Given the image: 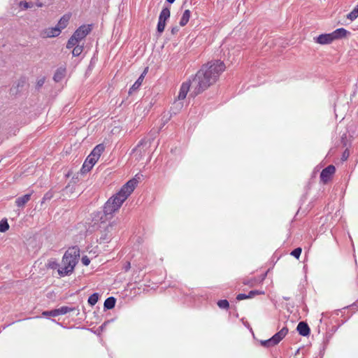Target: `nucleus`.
Wrapping results in <instances>:
<instances>
[{"mask_svg": "<svg viewBox=\"0 0 358 358\" xmlns=\"http://www.w3.org/2000/svg\"><path fill=\"white\" fill-rule=\"evenodd\" d=\"M224 69L225 65L224 62L218 59L210 61L203 65L192 81L189 80L182 84L178 95V99L183 100L185 99L191 85L193 87V90L191 92L192 96H196L202 93L217 81Z\"/></svg>", "mask_w": 358, "mask_h": 358, "instance_id": "1", "label": "nucleus"}, {"mask_svg": "<svg viewBox=\"0 0 358 358\" xmlns=\"http://www.w3.org/2000/svg\"><path fill=\"white\" fill-rule=\"evenodd\" d=\"M259 294H264V292L255 289V290H251L248 293V296H249L250 299L253 298L255 296L259 295Z\"/></svg>", "mask_w": 358, "mask_h": 358, "instance_id": "31", "label": "nucleus"}, {"mask_svg": "<svg viewBox=\"0 0 358 358\" xmlns=\"http://www.w3.org/2000/svg\"><path fill=\"white\" fill-rule=\"evenodd\" d=\"M266 276V273H264V275H262V277H263L262 279H264Z\"/></svg>", "mask_w": 358, "mask_h": 358, "instance_id": "48", "label": "nucleus"}, {"mask_svg": "<svg viewBox=\"0 0 358 358\" xmlns=\"http://www.w3.org/2000/svg\"><path fill=\"white\" fill-rule=\"evenodd\" d=\"M52 196H53V194H52V192H50V191H48V192H46V193L44 194V196H43V199H42V201H41V203H44L45 201H49V200H50V199L52 198Z\"/></svg>", "mask_w": 358, "mask_h": 358, "instance_id": "32", "label": "nucleus"}, {"mask_svg": "<svg viewBox=\"0 0 358 358\" xmlns=\"http://www.w3.org/2000/svg\"><path fill=\"white\" fill-rule=\"evenodd\" d=\"M106 322H105V323H103V324H101V327H103V325H106Z\"/></svg>", "mask_w": 358, "mask_h": 358, "instance_id": "49", "label": "nucleus"}, {"mask_svg": "<svg viewBox=\"0 0 358 358\" xmlns=\"http://www.w3.org/2000/svg\"><path fill=\"white\" fill-rule=\"evenodd\" d=\"M79 41L72 35L67 41L66 48L71 49L78 44Z\"/></svg>", "mask_w": 358, "mask_h": 358, "instance_id": "20", "label": "nucleus"}, {"mask_svg": "<svg viewBox=\"0 0 358 358\" xmlns=\"http://www.w3.org/2000/svg\"><path fill=\"white\" fill-rule=\"evenodd\" d=\"M147 144H148V141L145 139H144V138L141 139L139 141V143H138V145H136V147L134 149V150L138 149L141 146L146 145Z\"/></svg>", "mask_w": 358, "mask_h": 358, "instance_id": "35", "label": "nucleus"}, {"mask_svg": "<svg viewBox=\"0 0 358 358\" xmlns=\"http://www.w3.org/2000/svg\"><path fill=\"white\" fill-rule=\"evenodd\" d=\"M349 157V152L345 150L344 151V152L343 153V155H342V160L343 161H345V160H347V159Z\"/></svg>", "mask_w": 358, "mask_h": 358, "instance_id": "40", "label": "nucleus"}, {"mask_svg": "<svg viewBox=\"0 0 358 358\" xmlns=\"http://www.w3.org/2000/svg\"><path fill=\"white\" fill-rule=\"evenodd\" d=\"M106 322H105V323H103V324H101V327H103V325H106Z\"/></svg>", "mask_w": 358, "mask_h": 358, "instance_id": "50", "label": "nucleus"}, {"mask_svg": "<svg viewBox=\"0 0 358 358\" xmlns=\"http://www.w3.org/2000/svg\"><path fill=\"white\" fill-rule=\"evenodd\" d=\"M314 40L317 43H319L321 45L330 44L331 42L334 41V39H333V37H332L331 33L320 34L317 37L315 38Z\"/></svg>", "mask_w": 358, "mask_h": 358, "instance_id": "9", "label": "nucleus"}, {"mask_svg": "<svg viewBox=\"0 0 358 358\" xmlns=\"http://www.w3.org/2000/svg\"><path fill=\"white\" fill-rule=\"evenodd\" d=\"M20 5H21V6H23V7H24V8H29V7H30L29 3L28 2H27V1H22V2L20 3Z\"/></svg>", "mask_w": 358, "mask_h": 358, "instance_id": "42", "label": "nucleus"}, {"mask_svg": "<svg viewBox=\"0 0 358 358\" xmlns=\"http://www.w3.org/2000/svg\"><path fill=\"white\" fill-rule=\"evenodd\" d=\"M92 31V24L80 26L73 34V36L80 42L85 38Z\"/></svg>", "mask_w": 358, "mask_h": 358, "instance_id": "6", "label": "nucleus"}, {"mask_svg": "<svg viewBox=\"0 0 358 358\" xmlns=\"http://www.w3.org/2000/svg\"><path fill=\"white\" fill-rule=\"evenodd\" d=\"M83 50V45H79L78 44L75 46L72 51V55L73 57L79 56Z\"/></svg>", "mask_w": 358, "mask_h": 358, "instance_id": "29", "label": "nucleus"}, {"mask_svg": "<svg viewBox=\"0 0 358 358\" xmlns=\"http://www.w3.org/2000/svg\"><path fill=\"white\" fill-rule=\"evenodd\" d=\"M178 31H179V28L177 26L173 27L171 29V34H177L178 32Z\"/></svg>", "mask_w": 358, "mask_h": 358, "instance_id": "41", "label": "nucleus"}, {"mask_svg": "<svg viewBox=\"0 0 358 358\" xmlns=\"http://www.w3.org/2000/svg\"><path fill=\"white\" fill-rule=\"evenodd\" d=\"M335 170L334 165H329L322 171L320 176V180L324 183L328 182L334 173Z\"/></svg>", "mask_w": 358, "mask_h": 358, "instance_id": "8", "label": "nucleus"}, {"mask_svg": "<svg viewBox=\"0 0 358 358\" xmlns=\"http://www.w3.org/2000/svg\"><path fill=\"white\" fill-rule=\"evenodd\" d=\"M44 83H45V78H44L38 80L37 83H36L37 89L41 88L43 85Z\"/></svg>", "mask_w": 358, "mask_h": 358, "instance_id": "37", "label": "nucleus"}, {"mask_svg": "<svg viewBox=\"0 0 358 358\" xmlns=\"http://www.w3.org/2000/svg\"><path fill=\"white\" fill-rule=\"evenodd\" d=\"M266 276V273H264V275H262V277H263L262 279H264Z\"/></svg>", "mask_w": 358, "mask_h": 358, "instance_id": "47", "label": "nucleus"}, {"mask_svg": "<svg viewBox=\"0 0 358 358\" xmlns=\"http://www.w3.org/2000/svg\"><path fill=\"white\" fill-rule=\"evenodd\" d=\"M76 308L73 307L62 306L57 308L59 315H65L71 311H73Z\"/></svg>", "mask_w": 358, "mask_h": 358, "instance_id": "21", "label": "nucleus"}, {"mask_svg": "<svg viewBox=\"0 0 358 358\" xmlns=\"http://www.w3.org/2000/svg\"><path fill=\"white\" fill-rule=\"evenodd\" d=\"M31 193H29L17 198L15 200L16 206L18 207H23L31 199Z\"/></svg>", "mask_w": 358, "mask_h": 358, "instance_id": "15", "label": "nucleus"}, {"mask_svg": "<svg viewBox=\"0 0 358 358\" xmlns=\"http://www.w3.org/2000/svg\"><path fill=\"white\" fill-rule=\"evenodd\" d=\"M217 304L221 309H228L229 307V303L227 299L219 300Z\"/></svg>", "mask_w": 358, "mask_h": 358, "instance_id": "28", "label": "nucleus"}, {"mask_svg": "<svg viewBox=\"0 0 358 358\" xmlns=\"http://www.w3.org/2000/svg\"><path fill=\"white\" fill-rule=\"evenodd\" d=\"M166 27V21L158 20L157 25V31L159 34H161L165 29Z\"/></svg>", "mask_w": 358, "mask_h": 358, "instance_id": "25", "label": "nucleus"}, {"mask_svg": "<svg viewBox=\"0 0 358 358\" xmlns=\"http://www.w3.org/2000/svg\"><path fill=\"white\" fill-rule=\"evenodd\" d=\"M70 17H71L70 14H65L59 20V22L56 26L58 28H59L61 31L62 29H65L67 27L69 20H70Z\"/></svg>", "mask_w": 358, "mask_h": 358, "instance_id": "14", "label": "nucleus"}, {"mask_svg": "<svg viewBox=\"0 0 358 358\" xmlns=\"http://www.w3.org/2000/svg\"><path fill=\"white\" fill-rule=\"evenodd\" d=\"M338 329V327H336V326H333L331 329V332H328L327 334H329V337L331 336V335H333Z\"/></svg>", "mask_w": 358, "mask_h": 358, "instance_id": "39", "label": "nucleus"}, {"mask_svg": "<svg viewBox=\"0 0 358 358\" xmlns=\"http://www.w3.org/2000/svg\"><path fill=\"white\" fill-rule=\"evenodd\" d=\"M24 80H20L17 83V87H20V86H22L23 84H24Z\"/></svg>", "mask_w": 358, "mask_h": 358, "instance_id": "45", "label": "nucleus"}, {"mask_svg": "<svg viewBox=\"0 0 358 358\" xmlns=\"http://www.w3.org/2000/svg\"><path fill=\"white\" fill-rule=\"evenodd\" d=\"M171 15L170 8L169 7H164L162 8L159 19L161 20H164L166 22L168 19H169Z\"/></svg>", "mask_w": 358, "mask_h": 358, "instance_id": "19", "label": "nucleus"}, {"mask_svg": "<svg viewBox=\"0 0 358 358\" xmlns=\"http://www.w3.org/2000/svg\"><path fill=\"white\" fill-rule=\"evenodd\" d=\"M48 266L49 268H52V269H55V268H60L61 266H59V264L56 262H50L48 263Z\"/></svg>", "mask_w": 358, "mask_h": 358, "instance_id": "33", "label": "nucleus"}, {"mask_svg": "<svg viewBox=\"0 0 358 358\" xmlns=\"http://www.w3.org/2000/svg\"><path fill=\"white\" fill-rule=\"evenodd\" d=\"M148 70V67L145 68L143 72L141 74V76H143V78H145V76L146 75Z\"/></svg>", "mask_w": 358, "mask_h": 358, "instance_id": "44", "label": "nucleus"}, {"mask_svg": "<svg viewBox=\"0 0 358 358\" xmlns=\"http://www.w3.org/2000/svg\"><path fill=\"white\" fill-rule=\"evenodd\" d=\"M288 329L285 327L278 332L275 333L271 338L260 341L261 345L265 348H271L278 345L287 334Z\"/></svg>", "mask_w": 358, "mask_h": 358, "instance_id": "4", "label": "nucleus"}, {"mask_svg": "<svg viewBox=\"0 0 358 358\" xmlns=\"http://www.w3.org/2000/svg\"><path fill=\"white\" fill-rule=\"evenodd\" d=\"M9 229V224L6 219L0 221V232H6Z\"/></svg>", "mask_w": 358, "mask_h": 358, "instance_id": "26", "label": "nucleus"}, {"mask_svg": "<svg viewBox=\"0 0 358 358\" xmlns=\"http://www.w3.org/2000/svg\"><path fill=\"white\" fill-rule=\"evenodd\" d=\"M358 17V6L357 5L353 10L348 14L347 18L351 21L355 20Z\"/></svg>", "mask_w": 358, "mask_h": 358, "instance_id": "22", "label": "nucleus"}, {"mask_svg": "<svg viewBox=\"0 0 358 358\" xmlns=\"http://www.w3.org/2000/svg\"><path fill=\"white\" fill-rule=\"evenodd\" d=\"M117 230V224L112 222L108 224L103 231H101L99 240L101 243H108Z\"/></svg>", "mask_w": 358, "mask_h": 358, "instance_id": "5", "label": "nucleus"}, {"mask_svg": "<svg viewBox=\"0 0 358 358\" xmlns=\"http://www.w3.org/2000/svg\"><path fill=\"white\" fill-rule=\"evenodd\" d=\"M137 184L138 180L136 178L128 180L115 194L110 197L105 203L103 206L104 214L111 215L117 211L134 192Z\"/></svg>", "mask_w": 358, "mask_h": 358, "instance_id": "2", "label": "nucleus"}, {"mask_svg": "<svg viewBox=\"0 0 358 358\" xmlns=\"http://www.w3.org/2000/svg\"><path fill=\"white\" fill-rule=\"evenodd\" d=\"M80 258V249L78 246L69 248L62 257V266L57 269L61 277L71 275L78 262Z\"/></svg>", "mask_w": 358, "mask_h": 358, "instance_id": "3", "label": "nucleus"}, {"mask_svg": "<svg viewBox=\"0 0 358 358\" xmlns=\"http://www.w3.org/2000/svg\"><path fill=\"white\" fill-rule=\"evenodd\" d=\"M105 150V145L103 143L96 145L91 151L90 155L95 158L96 161L99 160L101 154Z\"/></svg>", "mask_w": 358, "mask_h": 358, "instance_id": "11", "label": "nucleus"}, {"mask_svg": "<svg viewBox=\"0 0 358 358\" xmlns=\"http://www.w3.org/2000/svg\"><path fill=\"white\" fill-rule=\"evenodd\" d=\"M81 261L85 266H88L90 263V260L87 256H83L81 259Z\"/></svg>", "mask_w": 358, "mask_h": 358, "instance_id": "36", "label": "nucleus"}, {"mask_svg": "<svg viewBox=\"0 0 358 358\" xmlns=\"http://www.w3.org/2000/svg\"><path fill=\"white\" fill-rule=\"evenodd\" d=\"M96 162L97 161L95 159V158L89 155L85 159L81 167V173L84 174L89 172L93 168V166L95 165Z\"/></svg>", "mask_w": 358, "mask_h": 358, "instance_id": "7", "label": "nucleus"}, {"mask_svg": "<svg viewBox=\"0 0 358 358\" xmlns=\"http://www.w3.org/2000/svg\"><path fill=\"white\" fill-rule=\"evenodd\" d=\"M42 315L45 317H57L59 315L57 308L51 310H45L42 313Z\"/></svg>", "mask_w": 358, "mask_h": 358, "instance_id": "27", "label": "nucleus"}, {"mask_svg": "<svg viewBox=\"0 0 358 358\" xmlns=\"http://www.w3.org/2000/svg\"><path fill=\"white\" fill-rule=\"evenodd\" d=\"M166 1L169 3L171 4V3H174V1H175L176 0H166Z\"/></svg>", "mask_w": 358, "mask_h": 358, "instance_id": "46", "label": "nucleus"}, {"mask_svg": "<svg viewBox=\"0 0 358 358\" xmlns=\"http://www.w3.org/2000/svg\"><path fill=\"white\" fill-rule=\"evenodd\" d=\"M243 324L245 327H246L248 329H249L250 331H252V328L250 327V326L248 322H243Z\"/></svg>", "mask_w": 358, "mask_h": 358, "instance_id": "43", "label": "nucleus"}, {"mask_svg": "<svg viewBox=\"0 0 358 358\" xmlns=\"http://www.w3.org/2000/svg\"><path fill=\"white\" fill-rule=\"evenodd\" d=\"M191 13L189 10H185L180 20L179 24L181 27L185 26L189 20Z\"/></svg>", "mask_w": 358, "mask_h": 358, "instance_id": "18", "label": "nucleus"}, {"mask_svg": "<svg viewBox=\"0 0 358 358\" xmlns=\"http://www.w3.org/2000/svg\"><path fill=\"white\" fill-rule=\"evenodd\" d=\"M299 334L302 336H308L310 333V329L306 322H300L296 327Z\"/></svg>", "mask_w": 358, "mask_h": 358, "instance_id": "10", "label": "nucleus"}, {"mask_svg": "<svg viewBox=\"0 0 358 358\" xmlns=\"http://www.w3.org/2000/svg\"><path fill=\"white\" fill-rule=\"evenodd\" d=\"M99 294L95 292V293H93L92 294H91L89 298H88V303L90 305V306H94L98 300H99Z\"/></svg>", "mask_w": 358, "mask_h": 358, "instance_id": "23", "label": "nucleus"}, {"mask_svg": "<svg viewBox=\"0 0 358 358\" xmlns=\"http://www.w3.org/2000/svg\"><path fill=\"white\" fill-rule=\"evenodd\" d=\"M131 268V264L129 262H126L124 265H123V270L125 271V272H127Z\"/></svg>", "mask_w": 358, "mask_h": 358, "instance_id": "38", "label": "nucleus"}, {"mask_svg": "<svg viewBox=\"0 0 358 358\" xmlns=\"http://www.w3.org/2000/svg\"><path fill=\"white\" fill-rule=\"evenodd\" d=\"M246 299H250L248 294H246L241 293L236 296V299L238 301H241V300Z\"/></svg>", "mask_w": 358, "mask_h": 358, "instance_id": "34", "label": "nucleus"}, {"mask_svg": "<svg viewBox=\"0 0 358 358\" xmlns=\"http://www.w3.org/2000/svg\"><path fill=\"white\" fill-rule=\"evenodd\" d=\"M357 6H358V3H357Z\"/></svg>", "mask_w": 358, "mask_h": 358, "instance_id": "51", "label": "nucleus"}, {"mask_svg": "<svg viewBox=\"0 0 358 358\" xmlns=\"http://www.w3.org/2000/svg\"><path fill=\"white\" fill-rule=\"evenodd\" d=\"M334 41L345 38L348 34H350V31L344 28H338L331 33Z\"/></svg>", "mask_w": 358, "mask_h": 358, "instance_id": "13", "label": "nucleus"}, {"mask_svg": "<svg viewBox=\"0 0 358 358\" xmlns=\"http://www.w3.org/2000/svg\"><path fill=\"white\" fill-rule=\"evenodd\" d=\"M301 252L302 250L301 248H296L291 252V255H292L296 259H299L301 254Z\"/></svg>", "mask_w": 358, "mask_h": 358, "instance_id": "30", "label": "nucleus"}, {"mask_svg": "<svg viewBox=\"0 0 358 358\" xmlns=\"http://www.w3.org/2000/svg\"><path fill=\"white\" fill-rule=\"evenodd\" d=\"M115 298L113 296H110L105 300L103 303V308L105 310H110L115 307Z\"/></svg>", "mask_w": 358, "mask_h": 358, "instance_id": "16", "label": "nucleus"}, {"mask_svg": "<svg viewBox=\"0 0 358 358\" xmlns=\"http://www.w3.org/2000/svg\"><path fill=\"white\" fill-rule=\"evenodd\" d=\"M143 81V76H140L138 77V78L136 80V82L129 88V94H131L134 92L138 90L139 89V87H141Z\"/></svg>", "mask_w": 358, "mask_h": 358, "instance_id": "17", "label": "nucleus"}, {"mask_svg": "<svg viewBox=\"0 0 358 358\" xmlns=\"http://www.w3.org/2000/svg\"><path fill=\"white\" fill-rule=\"evenodd\" d=\"M60 34L61 31L57 26L47 28L43 31L44 36L48 38L58 36Z\"/></svg>", "mask_w": 358, "mask_h": 358, "instance_id": "12", "label": "nucleus"}, {"mask_svg": "<svg viewBox=\"0 0 358 358\" xmlns=\"http://www.w3.org/2000/svg\"><path fill=\"white\" fill-rule=\"evenodd\" d=\"M64 76V69H57L55 73L53 79L55 82H59L63 77Z\"/></svg>", "mask_w": 358, "mask_h": 358, "instance_id": "24", "label": "nucleus"}]
</instances>
